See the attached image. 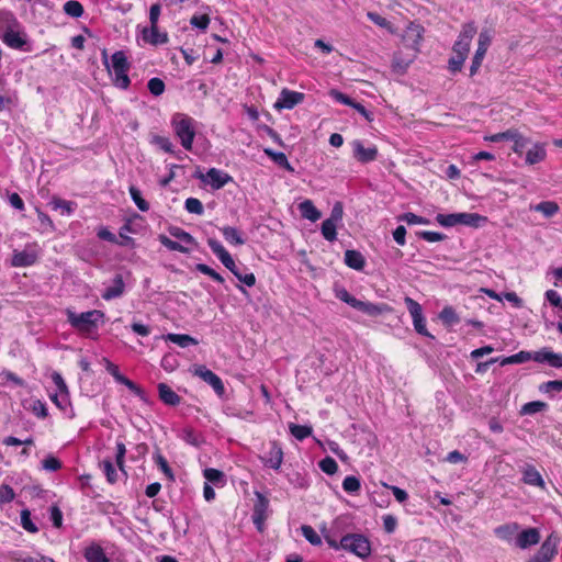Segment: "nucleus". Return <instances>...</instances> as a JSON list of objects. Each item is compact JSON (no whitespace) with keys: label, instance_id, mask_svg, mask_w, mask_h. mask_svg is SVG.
Segmentation results:
<instances>
[{"label":"nucleus","instance_id":"f257e3e1","mask_svg":"<svg viewBox=\"0 0 562 562\" xmlns=\"http://www.w3.org/2000/svg\"><path fill=\"white\" fill-rule=\"evenodd\" d=\"M0 38L12 49L30 52L27 34L10 11L0 12Z\"/></svg>","mask_w":562,"mask_h":562},{"label":"nucleus","instance_id":"f03ea898","mask_svg":"<svg viewBox=\"0 0 562 562\" xmlns=\"http://www.w3.org/2000/svg\"><path fill=\"white\" fill-rule=\"evenodd\" d=\"M103 64L109 71L114 75L113 82L120 89H127L131 80L127 76L131 64L124 52L117 50L111 56V63L108 61L106 50L102 53Z\"/></svg>","mask_w":562,"mask_h":562},{"label":"nucleus","instance_id":"7ed1b4c3","mask_svg":"<svg viewBox=\"0 0 562 562\" xmlns=\"http://www.w3.org/2000/svg\"><path fill=\"white\" fill-rule=\"evenodd\" d=\"M196 121L184 113H176L171 119V126L180 144L186 150H191L196 134Z\"/></svg>","mask_w":562,"mask_h":562},{"label":"nucleus","instance_id":"20e7f679","mask_svg":"<svg viewBox=\"0 0 562 562\" xmlns=\"http://www.w3.org/2000/svg\"><path fill=\"white\" fill-rule=\"evenodd\" d=\"M436 221L443 227H452L456 225H464L469 227H480L487 222L485 216L477 213H451L437 214Z\"/></svg>","mask_w":562,"mask_h":562},{"label":"nucleus","instance_id":"39448f33","mask_svg":"<svg viewBox=\"0 0 562 562\" xmlns=\"http://www.w3.org/2000/svg\"><path fill=\"white\" fill-rule=\"evenodd\" d=\"M69 324L77 330L89 334L98 328L99 322L104 317V313L99 310H92L76 314L75 312L67 313Z\"/></svg>","mask_w":562,"mask_h":562},{"label":"nucleus","instance_id":"423d86ee","mask_svg":"<svg viewBox=\"0 0 562 562\" xmlns=\"http://www.w3.org/2000/svg\"><path fill=\"white\" fill-rule=\"evenodd\" d=\"M341 549L349 551L361 559L371 553L370 541L362 535L349 533L341 538Z\"/></svg>","mask_w":562,"mask_h":562},{"label":"nucleus","instance_id":"0eeeda50","mask_svg":"<svg viewBox=\"0 0 562 562\" xmlns=\"http://www.w3.org/2000/svg\"><path fill=\"white\" fill-rule=\"evenodd\" d=\"M477 29L474 22H468L462 25L461 32L458 36V40L454 42L452 46L453 55L460 58H468V54L470 50L471 42L476 34Z\"/></svg>","mask_w":562,"mask_h":562},{"label":"nucleus","instance_id":"6e6552de","mask_svg":"<svg viewBox=\"0 0 562 562\" xmlns=\"http://www.w3.org/2000/svg\"><path fill=\"white\" fill-rule=\"evenodd\" d=\"M40 255V246L37 243H29L23 250H14L11 258V266L15 268H24L33 266Z\"/></svg>","mask_w":562,"mask_h":562},{"label":"nucleus","instance_id":"1a4fd4ad","mask_svg":"<svg viewBox=\"0 0 562 562\" xmlns=\"http://www.w3.org/2000/svg\"><path fill=\"white\" fill-rule=\"evenodd\" d=\"M492 40H493V32L491 30L484 29L480 32L479 40H477V48L475 50V54L473 56L472 64L470 67V76H474L479 71V69L482 65V61L485 57V54L492 43Z\"/></svg>","mask_w":562,"mask_h":562},{"label":"nucleus","instance_id":"9d476101","mask_svg":"<svg viewBox=\"0 0 562 562\" xmlns=\"http://www.w3.org/2000/svg\"><path fill=\"white\" fill-rule=\"evenodd\" d=\"M424 27L415 22H411L405 29L402 38L405 43L406 47L412 49L413 53L417 54L419 52V46L423 41Z\"/></svg>","mask_w":562,"mask_h":562},{"label":"nucleus","instance_id":"9b49d317","mask_svg":"<svg viewBox=\"0 0 562 562\" xmlns=\"http://www.w3.org/2000/svg\"><path fill=\"white\" fill-rule=\"evenodd\" d=\"M192 372L194 375L202 379L209 385L213 387L216 394L222 395L225 392L224 384L218 375H216L213 371L207 369L205 366H194L192 368Z\"/></svg>","mask_w":562,"mask_h":562},{"label":"nucleus","instance_id":"f8f14e48","mask_svg":"<svg viewBox=\"0 0 562 562\" xmlns=\"http://www.w3.org/2000/svg\"><path fill=\"white\" fill-rule=\"evenodd\" d=\"M196 178L210 184L214 190H218L232 181V177L228 173L216 168H211L206 175L198 173Z\"/></svg>","mask_w":562,"mask_h":562},{"label":"nucleus","instance_id":"ddd939ff","mask_svg":"<svg viewBox=\"0 0 562 562\" xmlns=\"http://www.w3.org/2000/svg\"><path fill=\"white\" fill-rule=\"evenodd\" d=\"M558 541L553 535H550L541 544L538 552L528 562H551L557 554Z\"/></svg>","mask_w":562,"mask_h":562},{"label":"nucleus","instance_id":"4468645a","mask_svg":"<svg viewBox=\"0 0 562 562\" xmlns=\"http://www.w3.org/2000/svg\"><path fill=\"white\" fill-rule=\"evenodd\" d=\"M304 100V94L301 92L292 91L286 88L282 89L278 100L274 103L277 110L288 109L291 110Z\"/></svg>","mask_w":562,"mask_h":562},{"label":"nucleus","instance_id":"2eb2a0df","mask_svg":"<svg viewBox=\"0 0 562 562\" xmlns=\"http://www.w3.org/2000/svg\"><path fill=\"white\" fill-rule=\"evenodd\" d=\"M351 146L353 157L361 164L374 161L378 157V148L374 145L366 147L361 140L356 139Z\"/></svg>","mask_w":562,"mask_h":562},{"label":"nucleus","instance_id":"dca6fc26","mask_svg":"<svg viewBox=\"0 0 562 562\" xmlns=\"http://www.w3.org/2000/svg\"><path fill=\"white\" fill-rule=\"evenodd\" d=\"M207 245L214 255L220 259V261L224 265L225 268L232 269L234 268L235 261L232 258L231 254L225 249V247L216 239L210 238L207 239Z\"/></svg>","mask_w":562,"mask_h":562},{"label":"nucleus","instance_id":"f3484780","mask_svg":"<svg viewBox=\"0 0 562 562\" xmlns=\"http://www.w3.org/2000/svg\"><path fill=\"white\" fill-rule=\"evenodd\" d=\"M540 541V532L537 528H528L518 532L516 546L520 549H527Z\"/></svg>","mask_w":562,"mask_h":562},{"label":"nucleus","instance_id":"a211bd4d","mask_svg":"<svg viewBox=\"0 0 562 562\" xmlns=\"http://www.w3.org/2000/svg\"><path fill=\"white\" fill-rule=\"evenodd\" d=\"M417 54L412 53L404 55L402 52H396L393 55L392 59V69L394 72L398 75H403L406 72L409 65L414 61Z\"/></svg>","mask_w":562,"mask_h":562},{"label":"nucleus","instance_id":"6ab92c4d","mask_svg":"<svg viewBox=\"0 0 562 562\" xmlns=\"http://www.w3.org/2000/svg\"><path fill=\"white\" fill-rule=\"evenodd\" d=\"M143 40L151 45H160L168 42V35L165 32H159L158 25L150 24L149 27L143 30Z\"/></svg>","mask_w":562,"mask_h":562},{"label":"nucleus","instance_id":"aec40b11","mask_svg":"<svg viewBox=\"0 0 562 562\" xmlns=\"http://www.w3.org/2000/svg\"><path fill=\"white\" fill-rule=\"evenodd\" d=\"M124 289H125V284H124L123 278H122V276L117 274L113 279V284L108 286L103 291L101 296L105 301H111L113 299H117V297L122 296L124 293Z\"/></svg>","mask_w":562,"mask_h":562},{"label":"nucleus","instance_id":"412c9836","mask_svg":"<svg viewBox=\"0 0 562 562\" xmlns=\"http://www.w3.org/2000/svg\"><path fill=\"white\" fill-rule=\"evenodd\" d=\"M283 461L282 449L273 442L265 458V464L271 469L279 470Z\"/></svg>","mask_w":562,"mask_h":562},{"label":"nucleus","instance_id":"4be33fe9","mask_svg":"<svg viewBox=\"0 0 562 562\" xmlns=\"http://www.w3.org/2000/svg\"><path fill=\"white\" fill-rule=\"evenodd\" d=\"M353 308L369 315V316H378L387 311L386 304H374L371 302L360 301L357 300V302L353 305Z\"/></svg>","mask_w":562,"mask_h":562},{"label":"nucleus","instance_id":"5701e85b","mask_svg":"<svg viewBox=\"0 0 562 562\" xmlns=\"http://www.w3.org/2000/svg\"><path fill=\"white\" fill-rule=\"evenodd\" d=\"M522 481L532 486H544V481L539 471L531 464H527L522 468Z\"/></svg>","mask_w":562,"mask_h":562},{"label":"nucleus","instance_id":"b1692460","mask_svg":"<svg viewBox=\"0 0 562 562\" xmlns=\"http://www.w3.org/2000/svg\"><path fill=\"white\" fill-rule=\"evenodd\" d=\"M547 156L544 146L539 143L531 144V146L526 151V162L528 165H535L542 160H544Z\"/></svg>","mask_w":562,"mask_h":562},{"label":"nucleus","instance_id":"393cba45","mask_svg":"<svg viewBox=\"0 0 562 562\" xmlns=\"http://www.w3.org/2000/svg\"><path fill=\"white\" fill-rule=\"evenodd\" d=\"M345 263L355 270L361 271L366 266V259L360 251L346 250L345 251Z\"/></svg>","mask_w":562,"mask_h":562},{"label":"nucleus","instance_id":"a878e982","mask_svg":"<svg viewBox=\"0 0 562 562\" xmlns=\"http://www.w3.org/2000/svg\"><path fill=\"white\" fill-rule=\"evenodd\" d=\"M159 398L167 405L176 406L180 403L181 397L165 383L158 384Z\"/></svg>","mask_w":562,"mask_h":562},{"label":"nucleus","instance_id":"bb28decb","mask_svg":"<svg viewBox=\"0 0 562 562\" xmlns=\"http://www.w3.org/2000/svg\"><path fill=\"white\" fill-rule=\"evenodd\" d=\"M164 339L166 341H170L172 344H176V345H178L181 348H187L189 346H195V345L199 344V341L194 337H192L190 335H187V334L169 333V334L164 336Z\"/></svg>","mask_w":562,"mask_h":562},{"label":"nucleus","instance_id":"cd10ccee","mask_svg":"<svg viewBox=\"0 0 562 562\" xmlns=\"http://www.w3.org/2000/svg\"><path fill=\"white\" fill-rule=\"evenodd\" d=\"M299 211L302 217L310 220L311 222H316L322 216V213L315 207L311 200H304L301 202L299 204Z\"/></svg>","mask_w":562,"mask_h":562},{"label":"nucleus","instance_id":"c85d7f7f","mask_svg":"<svg viewBox=\"0 0 562 562\" xmlns=\"http://www.w3.org/2000/svg\"><path fill=\"white\" fill-rule=\"evenodd\" d=\"M87 562H110L101 546L92 543L85 550Z\"/></svg>","mask_w":562,"mask_h":562},{"label":"nucleus","instance_id":"c756f323","mask_svg":"<svg viewBox=\"0 0 562 562\" xmlns=\"http://www.w3.org/2000/svg\"><path fill=\"white\" fill-rule=\"evenodd\" d=\"M519 528L517 522L505 524L496 527L494 532L499 539L510 541L515 536L517 537Z\"/></svg>","mask_w":562,"mask_h":562},{"label":"nucleus","instance_id":"7c9ffc66","mask_svg":"<svg viewBox=\"0 0 562 562\" xmlns=\"http://www.w3.org/2000/svg\"><path fill=\"white\" fill-rule=\"evenodd\" d=\"M268 499L265 498L261 494H258V502L254 508V522L257 525L258 529H261V525L263 519L266 518V510L268 509Z\"/></svg>","mask_w":562,"mask_h":562},{"label":"nucleus","instance_id":"2f4dec72","mask_svg":"<svg viewBox=\"0 0 562 562\" xmlns=\"http://www.w3.org/2000/svg\"><path fill=\"white\" fill-rule=\"evenodd\" d=\"M530 210L539 212L543 214L544 217L549 218L554 216L559 212L560 207L554 201H543L536 205H531Z\"/></svg>","mask_w":562,"mask_h":562},{"label":"nucleus","instance_id":"473e14b6","mask_svg":"<svg viewBox=\"0 0 562 562\" xmlns=\"http://www.w3.org/2000/svg\"><path fill=\"white\" fill-rule=\"evenodd\" d=\"M265 154L270 157L272 159L273 162H276L278 166L284 168L285 170L290 171V172H293L294 169L293 167L291 166V164L289 162L285 154L281 153V151H274L273 149L271 148H265L263 149Z\"/></svg>","mask_w":562,"mask_h":562},{"label":"nucleus","instance_id":"72a5a7b5","mask_svg":"<svg viewBox=\"0 0 562 562\" xmlns=\"http://www.w3.org/2000/svg\"><path fill=\"white\" fill-rule=\"evenodd\" d=\"M168 232L172 237L179 239L180 243L187 247L196 245L195 239L188 232L178 226L169 227Z\"/></svg>","mask_w":562,"mask_h":562},{"label":"nucleus","instance_id":"f704fd0d","mask_svg":"<svg viewBox=\"0 0 562 562\" xmlns=\"http://www.w3.org/2000/svg\"><path fill=\"white\" fill-rule=\"evenodd\" d=\"M221 232L225 240L232 245H244L245 239L241 237L240 232L233 226H224Z\"/></svg>","mask_w":562,"mask_h":562},{"label":"nucleus","instance_id":"c9c22d12","mask_svg":"<svg viewBox=\"0 0 562 562\" xmlns=\"http://www.w3.org/2000/svg\"><path fill=\"white\" fill-rule=\"evenodd\" d=\"M49 205L52 206L53 210L59 211L61 215H67V216L74 212L75 206H76V204L74 202L66 201V200H63L59 198H53L52 201L49 202Z\"/></svg>","mask_w":562,"mask_h":562},{"label":"nucleus","instance_id":"e433bc0d","mask_svg":"<svg viewBox=\"0 0 562 562\" xmlns=\"http://www.w3.org/2000/svg\"><path fill=\"white\" fill-rule=\"evenodd\" d=\"M531 360V351H519L509 357L499 358L498 362L501 366L524 363Z\"/></svg>","mask_w":562,"mask_h":562},{"label":"nucleus","instance_id":"4c0bfd02","mask_svg":"<svg viewBox=\"0 0 562 562\" xmlns=\"http://www.w3.org/2000/svg\"><path fill=\"white\" fill-rule=\"evenodd\" d=\"M158 239L161 243V245H164L169 250L179 251L182 254H188L190 251V247H187L179 241H175L167 237L166 235H159Z\"/></svg>","mask_w":562,"mask_h":562},{"label":"nucleus","instance_id":"58836bf2","mask_svg":"<svg viewBox=\"0 0 562 562\" xmlns=\"http://www.w3.org/2000/svg\"><path fill=\"white\" fill-rule=\"evenodd\" d=\"M64 12L71 18H80L83 14V7L77 0H68L64 3Z\"/></svg>","mask_w":562,"mask_h":562},{"label":"nucleus","instance_id":"ea45409f","mask_svg":"<svg viewBox=\"0 0 562 562\" xmlns=\"http://www.w3.org/2000/svg\"><path fill=\"white\" fill-rule=\"evenodd\" d=\"M337 223L333 222V221H329V220H325L323 223H322V235L323 237L328 240V241H334L337 239Z\"/></svg>","mask_w":562,"mask_h":562},{"label":"nucleus","instance_id":"a19ab883","mask_svg":"<svg viewBox=\"0 0 562 562\" xmlns=\"http://www.w3.org/2000/svg\"><path fill=\"white\" fill-rule=\"evenodd\" d=\"M204 477L207 480V482L213 483L215 485H223L225 483V475L222 471L207 468L203 472Z\"/></svg>","mask_w":562,"mask_h":562},{"label":"nucleus","instance_id":"79ce46f5","mask_svg":"<svg viewBox=\"0 0 562 562\" xmlns=\"http://www.w3.org/2000/svg\"><path fill=\"white\" fill-rule=\"evenodd\" d=\"M367 16L371 22H373L378 26L387 30L391 34H395L396 30L393 27L391 22H389L385 18L381 16L380 14H378L375 12H371V11H369L367 13Z\"/></svg>","mask_w":562,"mask_h":562},{"label":"nucleus","instance_id":"37998d69","mask_svg":"<svg viewBox=\"0 0 562 562\" xmlns=\"http://www.w3.org/2000/svg\"><path fill=\"white\" fill-rule=\"evenodd\" d=\"M128 191L136 206L142 212H147L149 210V203L145 199H143L140 191L134 186L130 187Z\"/></svg>","mask_w":562,"mask_h":562},{"label":"nucleus","instance_id":"c03bdc74","mask_svg":"<svg viewBox=\"0 0 562 562\" xmlns=\"http://www.w3.org/2000/svg\"><path fill=\"white\" fill-rule=\"evenodd\" d=\"M289 428L291 435L297 440H303L312 434V428L304 425L290 424Z\"/></svg>","mask_w":562,"mask_h":562},{"label":"nucleus","instance_id":"a18cd8bd","mask_svg":"<svg viewBox=\"0 0 562 562\" xmlns=\"http://www.w3.org/2000/svg\"><path fill=\"white\" fill-rule=\"evenodd\" d=\"M240 282L246 284L247 286H252L256 283V277L252 272L241 273L239 268L234 265V268L228 269Z\"/></svg>","mask_w":562,"mask_h":562},{"label":"nucleus","instance_id":"49530a36","mask_svg":"<svg viewBox=\"0 0 562 562\" xmlns=\"http://www.w3.org/2000/svg\"><path fill=\"white\" fill-rule=\"evenodd\" d=\"M439 318L446 325H453V324L459 323V321H460L456 311L451 306L443 307L439 314Z\"/></svg>","mask_w":562,"mask_h":562},{"label":"nucleus","instance_id":"de8ad7c7","mask_svg":"<svg viewBox=\"0 0 562 562\" xmlns=\"http://www.w3.org/2000/svg\"><path fill=\"white\" fill-rule=\"evenodd\" d=\"M301 531L303 537L313 546H319L322 543V539L318 533L314 530L313 527L308 525H303L301 527Z\"/></svg>","mask_w":562,"mask_h":562},{"label":"nucleus","instance_id":"09e8293b","mask_svg":"<svg viewBox=\"0 0 562 562\" xmlns=\"http://www.w3.org/2000/svg\"><path fill=\"white\" fill-rule=\"evenodd\" d=\"M50 400L56 404V406L59 409L64 412H66L67 408L70 406L69 392H56L54 395L50 396Z\"/></svg>","mask_w":562,"mask_h":562},{"label":"nucleus","instance_id":"8fccbe9b","mask_svg":"<svg viewBox=\"0 0 562 562\" xmlns=\"http://www.w3.org/2000/svg\"><path fill=\"white\" fill-rule=\"evenodd\" d=\"M342 488L347 493H357L361 488L360 480L353 475L346 476L342 481Z\"/></svg>","mask_w":562,"mask_h":562},{"label":"nucleus","instance_id":"3c124183","mask_svg":"<svg viewBox=\"0 0 562 562\" xmlns=\"http://www.w3.org/2000/svg\"><path fill=\"white\" fill-rule=\"evenodd\" d=\"M184 207L189 213L201 215L204 212L202 202L196 198H188Z\"/></svg>","mask_w":562,"mask_h":562},{"label":"nucleus","instance_id":"603ef678","mask_svg":"<svg viewBox=\"0 0 562 562\" xmlns=\"http://www.w3.org/2000/svg\"><path fill=\"white\" fill-rule=\"evenodd\" d=\"M318 465L321 470L328 475L335 474L338 470V464L331 457L324 458L319 461Z\"/></svg>","mask_w":562,"mask_h":562},{"label":"nucleus","instance_id":"864d4df0","mask_svg":"<svg viewBox=\"0 0 562 562\" xmlns=\"http://www.w3.org/2000/svg\"><path fill=\"white\" fill-rule=\"evenodd\" d=\"M547 407H548V405L544 402H540V401L529 402L522 406L521 414L532 415V414L544 411Z\"/></svg>","mask_w":562,"mask_h":562},{"label":"nucleus","instance_id":"5fc2aeb1","mask_svg":"<svg viewBox=\"0 0 562 562\" xmlns=\"http://www.w3.org/2000/svg\"><path fill=\"white\" fill-rule=\"evenodd\" d=\"M404 303L413 319L423 316V308L418 302H416L409 296H406L404 299Z\"/></svg>","mask_w":562,"mask_h":562},{"label":"nucleus","instance_id":"6e6d98bb","mask_svg":"<svg viewBox=\"0 0 562 562\" xmlns=\"http://www.w3.org/2000/svg\"><path fill=\"white\" fill-rule=\"evenodd\" d=\"M531 146V143L528 138L521 136L518 134V136L514 139L513 144V150L518 154L522 155L526 154L527 149Z\"/></svg>","mask_w":562,"mask_h":562},{"label":"nucleus","instance_id":"4d7b16f0","mask_svg":"<svg viewBox=\"0 0 562 562\" xmlns=\"http://www.w3.org/2000/svg\"><path fill=\"white\" fill-rule=\"evenodd\" d=\"M195 269L205 274V276H209L210 278H212L214 281L218 282V283H223L224 282V278L217 273L214 269H212L211 267H209L205 263H198L195 266Z\"/></svg>","mask_w":562,"mask_h":562},{"label":"nucleus","instance_id":"13d9d810","mask_svg":"<svg viewBox=\"0 0 562 562\" xmlns=\"http://www.w3.org/2000/svg\"><path fill=\"white\" fill-rule=\"evenodd\" d=\"M147 88L151 94L158 97L165 91V82L160 78H151L147 83Z\"/></svg>","mask_w":562,"mask_h":562},{"label":"nucleus","instance_id":"bf43d9fd","mask_svg":"<svg viewBox=\"0 0 562 562\" xmlns=\"http://www.w3.org/2000/svg\"><path fill=\"white\" fill-rule=\"evenodd\" d=\"M154 461L159 467V469L166 474V476H168L171 480L173 479L172 470L170 469L166 458L162 454H160L159 452L154 454Z\"/></svg>","mask_w":562,"mask_h":562},{"label":"nucleus","instance_id":"052dcab7","mask_svg":"<svg viewBox=\"0 0 562 562\" xmlns=\"http://www.w3.org/2000/svg\"><path fill=\"white\" fill-rule=\"evenodd\" d=\"M102 469L109 483L113 484L117 481L116 470L110 460H104L102 462Z\"/></svg>","mask_w":562,"mask_h":562},{"label":"nucleus","instance_id":"680f3d73","mask_svg":"<svg viewBox=\"0 0 562 562\" xmlns=\"http://www.w3.org/2000/svg\"><path fill=\"white\" fill-rule=\"evenodd\" d=\"M180 438L192 446H199L200 437L192 428H184L181 431Z\"/></svg>","mask_w":562,"mask_h":562},{"label":"nucleus","instance_id":"e2e57ef3","mask_svg":"<svg viewBox=\"0 0 562 562\" xmlns=\"http://www.w3.org/2000/svg\"><path fill=\"white\" fill-rule=\"evenodd\" d=\"M15 493L13 488L8 484L0 485V505L10 503L14 499Z\"/></svg>","mask_w":562,"mask_h":562},{"label":"nucleus","instance_id":"0e129e2a","mask_svg":"<svg viewBox=\"0 0 562 562\" xmlns=\"http://www.w3.org/2000/svg\"><path fill=\"white\" fill-rule=\"evenodd\" d=\"M21 525L29 532H36L38 529L31 520V513L27 509L21 512Z\"/></svg>","mask_w":562,"mask_h":562},{"label":"nucleus","instance_id":"69168bd1","mask_svg":"<svg viewBox=\"0 0 562 562\" xmlns=\"http://www.w3.org/2000/svg\"><path fill=\"white\" fill-rule=\"evenodd\" d=\"M190 24L194 27L205 31L210 24V18L207 14L193 15L190 19Z\"/></svg>","mask_w":562,"mask_h":562},{"label":"nucleus","instance_id":"338daca9","mask_svg":"<svg viewBox=\"0 0 562 562\" xmlns=\"http://www.w3.org/2000/svg\"><path fill=\"white\" fill-rule=\"evenodd\" d=\"M42 465H43L44 470L50 471V472L58 471L59 469H61V462L53 456L46 457L42 461Z\"/></svg>","mask_w":562,"mask_h":562},{"label":"nucleus","instance_id":"774afa93","mask_svg":"<svg viewBox=\"0 0 562 562\" xmlns=\"http://www.w3.org/2000/svg\"><path fill=\"white\" fill-rule=\"evenodd\" d=\"M540 391L546 392V393H550V392L560 393V392H562V381H560V380L548 381L540 386Z\"/></svg>","mask_w":562,"mask_h":562}]
</instances>
